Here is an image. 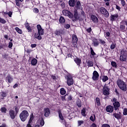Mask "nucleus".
<instances>
[{
  "label": "nucleus",
  "mask_w": 127,
  "mask_h": 127,
  "mask_svg": "<svg viewBox=\"0 0 127 127\" xmlns=\"http://www.w3.org/2000/svg\"><path fill=\"white\" fill-rule=\"evenodd\" d=\"M74 62L77 64V65H80L81 64V59L77 58L74 59Z\"/></svg>",
  "instance_id": "a878e982"
},
{
  "label": "nucleus",
  "mask_w": 127,
  "mask_h": 127,
  "mask_svg": "<svg viewBox=\"0 0 127 127\" xmlns=\"http://www.w3.org/2000/svg\"><path fill=\"white\" fill-rule=\"evenodd\" d=\"M105 37H110V32H107L106 34L105 35Z\"/></svg>",
  "instance_id": "0e129e2a"
},
{
  "label": "nucleus",
  "mask_w": 127,
  "mask_h": 127,
  "mask_svg": "<svg viewBox=\"0 0 127 127\" xmlns=\"http://www.w3.org/2000/svg\"><path fill=\"white\" fill-rule=\"evenodd\" d=\"M9 115L12 120H14L15 119V112L12 109L9 111Z\"/></svg>",
  "instance_id": "f8f14e48"
},
{
  "label": "nucleus",
  "mask_w": 127,
  "mask_h": 127,
  "mask_svg": "<svg viewBox=\"0 0 127 127\" xmlns=\"http://www.w3.org/2000/svg\"><path fill=\"white\" fill-rule=\"evenodd\" d=\"M112 102L113 103L115 110L117 111L120 108V102H118V100L116 98H113Z\"/></svg>",
  "instance_id": "20e7f679"
},
{
  "label": "nucleus",
  "mask_w": 127,
  "mask_h": 127,
  "mask_svg": "<svg viewBox=\"0 0 127 127\" xmlns=\"http://www.w3.org/2000/svg\"><path fill=\"white\" fill-rule=\"evenodd\" d=\"M87 32H89V33H90V32H91L92 31V28H91V27L88 28L87 29Z\"/></svg>",
  "instance_id": "e2e57ef3"
},
{
  "label": "nucleus",
  "mask_w": 127,
  "mask_h": 127,
  "mask_svg": "<svg viewBox=\"0 0 127 127\" xmlns=\"http://www.w3.org/2000/svg\"><path fill=\"white\" fill-rule=\"evenodd\" d=\"M64 26L65 28H66V29H68V28H70V25L69 24H65Z\"/></svg>",
  "instance_id": "5fc2aeb1"
},
{
  "label": "nucleus",
  "mask_w": 127,
  "mask_h": 127,
  "mask_svg": "<svg viewBox=\"0 0 127 127\" xmlns=\"http://www.w3.org/2000/svg\"><path fill=\"white\" fill-rule=\"evenodd\" d=\"M120 60L121 61H126L127 60V54L123 51H121Z\"/></svg>",
  "instance_id": "9b49d317"
},
{
  "label": "nucleus",
  "mask_w": 127,
  "mask_h": 127,
  "mask_svg": "<svg viewBox=\"0 0 127 127\" xmlns=\"http://www.w3.org/2000/svg\"><path fill=\"white\" fill-rule=\"evenodd\" d=\"M29 114L26 110H23L19 115L20 119L22 122H25L28 118Z\"/></svg>",
  "instance_id": "f03ea898"
},
{
  "label": "nucleus",
  "mask_w": 127,
  "mask_h": 127,
  "mask_svg": "<svg viewBox=\"0 0 127 127\" xmlns=\"http://www.w3.org/2000/svg\"><path fill=\"white\" fill-rule=\"evenodd\" d=\"M34 12H35V13H38L39 10L37 8H34L33 10Z\"/></svg>",
  "instance_id": "6e6d98bb"
},
{
  "label": "nucleus",
  "mask_w": 127,
  "mask_h": 127,
  "mask_svg": "<svg viewBox=\"0 0 127 127\" xmlns=\"http://www.w3.org/2000/svg\"><path fill=\"white\" fill-rule=\"evenodd\" d=\"M35 38L38 39V40H41L42 37H41V35L39 33H36L34 35Z\"/></svg>",
  "instance_id": "412c9836"
},
{
  "label": "nucleus",
  "mask_w": 127,
  "mask_h": 127,
  "mask_svg": "<svg viewBox=\"0 0 127 127\" xmlns=\"http://www.w3.org/2000/svg\"><path fill=\"white\" fill-rule=\"evenodd\" d=\"M8 15L9 16V17H11V15H12V12L9 11L8 12Z\"/></svg>",
  "instance_id": "052dcab7"
},
{
  "label": "nucleus",
  "mask_w": 127,
  "mask_h": 127,
  "mask_svg": "<svg viewBox=\"0 0 127 127\" xmlns=\"http://www.w3.org/2000/svg\"><path fill=\"white\" fill-rule=\"evenodd\" d=\"M0 22L2 24H5L6 23V21L4 19L0 17Z\"/></svg>",
  "instance_id": "4c0bfd02"
},
{
  "label": "nucleus",
  "mask_w": 127,
  "mask_h": 127,
  "mask_svg": "<svg viewBox=\"0 0 127 127\" xmlns=\"http://www.w3.org/2000/svg\"><path fill=\"white\" fill-rule=\"evenodd\" d=\"M74 83V80H73V77L71 75H67V84L68 86H72Z\"/></svg>",
  "instance_id": "423d86ee"
},
{
  "label": "nucleus",
  "mask_w": 127,
  "mask_h": 127,
  "mask_svg": "<svg viewBox=\"0 0 127 127\" xmlns=\"http://www.w3.org/2000/svg\"><path fill=\"white\" fill-rule=\"evenodd\" d=\"M31 64L33 66H35V65L37 64V60L36 59H33L31 61Z\"/></svg>",
  "instance_id": "c85d7f7f"
},
{
  "label": "nucleus",
  "mask_w": 127,
  "mask_h": 127,
  "mask_svg": "<svg viewBox=\"0 0 127 127\" xmlns=\"http://www.w3.org/2000/svg\"><path fill=\"white\" fill-rule=\"evenodd\" d=\"M117 84L118 85L119 88H120L121 90H122V91H127V84L124 81L122 80L121 79H118L117 81Z\"/></svg>",
  "instance_id": "f257e3e1"
},
{
  "label": "nucleus",
  "mask_w": 127,
  "mask_h": 127,
  "mask_svg": "<svg viewBox=\"0 0 127 127\" xmlns=\"http://www.w3.org/2000/svg\"><path fill=\"white\" fill-rule=\"evenodd\" d=\"M126 25H127V21H123L120 23V29L123 31H125L126 30Z\"/></svg>",
  "instance_id": "0eeeda50"
},
{
  "label": "nucleus",
  "mask_w": 127,
  "mask_h": 127,
  "mask_svg": "<svg viewBox=\"0 0 127 127\" xmlns=\"http://www.w3.org/2000/svg\"><path fill=\"white\" fill-rule=\"evenodd\" d=\"M92 41H93V46H94L95 47H97V46H99V44L100 43H99V41L97 39H93Z\"/></svg>",
  "instance_id": "6ab92c4d"
},
{
  "label": "nucleus",
  "mask_w": 127,
  "mask_h": 127,
  "mask_svg": "<svg viewBox=\"0 0 127 127\" xmlns=\"http://www.w3.org/2000/svg\"><path fill=\"white\" fill-rule=\"evenodd\" d=\"M111 49H115L116 48V44H112L110 46Z\"/></svg>",
  "instance_id": "3c124183"
},
{
  "label": "nucleus",
  "mask_w": 127,
  "mask_h": 127,
  "mask_svg": "<svg viewBox=\"0 0 127 127\" xmlns=\"http://www.w3.org/2000/svg\"><path fill=\"white\" fill-rule=\"evenodd\" d=\"M99 40L100 43L102 44V45H105V44H106V42H105V41L102 40L101 39H100Z\"/></svg>",
  "instance_id": "49530a36"
},
{
  "label": "nucleus",
  "mask_w": 127,
  "mask_h": 127,
  "mask_svg": "<svg viewBox=\"0 0 127 127\" xmlns=\"http://www.w3.org/2000/svg\"><path fill=\"white\" fill-rule=\"evenodd\" d=\"M90 120L92 122H95V121H96V116H95V115L90 116Z\"/></svg>",
  "instance_id": "c9c22d12"
},
{
  "label": "nucleus",
  "mask_w": 127,
  "mask_h": 127,
  "mask_svg": "<svg viewBox=\"0 0 127 127\" xmlns=\"http://www.w3.org/2000/svg\"><path fill=\"white\" fill-rule=\"evenodd\" d=\"M74 16L75 19H78V17L79 16H78V12L76 10L74 11Z\"/></svg>",
  "instance_id": "ea45409f"
},
{
  "label": "nucleus",
  "mask_w": 127,
  "mask_h": 127,
  "mask_svg": "<svg viewBox=\"0 0 127 127\" xmlns=\"http://www.w3.org/2000/svg\"><path fill=\"white\" fill-rule=\"evenodd\" d=\"M124 116H127V108H124L123 110Z\"/></svg>",
  "instance_id": "a18cd8bd"
},
{
  "label": "nucleus",
  "mask_w": 127,
  "mask_h": 127,
  "mask_svg": "<svg viewBox=\"0 0 127 127\" xmlns=\"http://www.w3.org/2000/svg\"><path fill=\"white\" fill-rule=\"evenodd\" d=\"M6 81H7L8 83H10L13 81V78L10 76V75H8L6 77Z\"/></svg>",
  "instance_id": "aec40b11"
},
{
  "label": "nucleus",
  "mask_w": 127,
  "mask_h": 127,
  "mask_svg": "<svg viewBox=\"0 0 127 127\" xmlns=\"http://www.w3.org/2000/svg\"><path fill=\"white\" fill-rule=\"evenodd\" d=\"M77 19L78 20H79L80 21H82V20H83V19H84V17L82 16H79L78 17H77Z\"/></svg>",
  "instance_id": "09e8293b"
},
{
  "label": "nucleus",
  "mask_w": 127,
  "mask_h": 127,
  "mask_svg": "<svg viewBox=\"0 0 127 127\" xmlns=\"http://www.w3.org/2000/svg\"><path fill=\"white\" fill-rule=\"evenodd\" d=\"M1 96L2 97H6V93L4 92H2Z\"/></svg>",
  "instance_id": "13d9d810"
},
{
  "label": "nucleus",
  "mask_w": 127,
  "mask_h": 127,
  "mask_svg": "<svg viewBox=\"0 0 127 127\" xmlns=\"http://www.w3.org/2000/svg\"><path fill=\"white\" fill-rule=\"evenodd\" d=\"M59 118L62 121H63L64 120V118H63V116H62V113H61V111H59Z\"/></svg>",
  "instance_id": "58836bf2"
},
{
  "label": "nucleus",
  "mask_w": 127,
  "mask_h": 127,
  "mask_svg": "<svg viewBox=\"0 0 127 127\" xmlns=\"http://www.w3.org/2000/svg\"><path fill=\"white\" fill-rule=\"evenodd\" d=\"M92 79L93 81H98L99 80V73L98 71L96 70L93 71Z\"/></svg>",
  "instance_id": "1a4fd4ad"
},
{
  "label": "nucleus",
  "mask_w": 127,
  "mask_h": 127,
  "mask_svg": "<svg viewBox=\"0 0 127 127\" xmlns=\"http://www.w3.org/2000/svg\"><path fill=\"white\" fill-rule=\"evenodd\" d=\"M16 1V4L18 6H20V2H22L23 1V0H15Z\"/></svg>",
  "instance_id": "c756f323"
},
{
  "label": "nucleus",
  "mask_w": 127,
  "mask_h": 127,
  "mask_svg": "<svg viewBox=\"0 0 127 127\" xmlns=\"http://www.w3.org/2000/svg\"><path fill=\"white\" fill-rule=\"evenodd\" d=\"M75 3H76L75 0H69L68 1L69 5L70 6H72V7H74V6H75Z\"/></svg>",
  "instance_id": "4be33fe9"
},
{
  "label": "nucleus",
  "mask_w": 127,
  "mask_h": 127,
  "mask_svg": "<svg viewBox=\"0 0 127 127\" xmlns=\"http://www.w3.org/2000/svg\"><path fill=\"white\" fill-rule=\"evenodd\" d=\"M25 27L27 28L28 32H31L32 29L31 28H30V26H29V24L28 23L25 24Z\"/></svg>",
  "instance_id": "393cba45"
},
{
  "label": "nucleus",
  "mask_w": 127,
  "mask_h": 127,
  "mask_svg": "<svg viewBox=\"0 0 127 127\" xmlns=\"http://www.w3.org/2000/svg\"><path fill=\"white\" fill-rule=\"evenodd\" d=\"M32 123H29V122L28 123V124L26 126V127H32V126H31V124Z\"/></svg>",
  "instance_id": "338daca9"
},
{
  "label": "nucleus",
  "mask_w": 127,
  "mask_h": 127,
  "mask_svg": "<svg viewBox=\"0 0 127 127\" xmlns=\"http://www.w3.org/2000/svg\"><path fill=\"white\" fill-rule=\"evenodd\" d=\"M40 125L41 127H43V126H44V120H43V119H42L40 120Z\"/></svg>",
  "instance_id": "de8ad7c7"
},
{
  "label": "nucleus",
  "mask_w": 127,
  "mask_h": 127,
  "mask_svg": "<svg viewBox=\"0 0 127 127\" xmlns=\"http://www.w3.org/2000/svg\"><path fill=\"white\" fill-rule=\"evenodd\" d=\"M6 108H5V107H2L1 108V113H4V114H6Z\"/></svg>",
  "instance_id": "a19ab883"
},
{
  "label": "nucleus",
  "mask_w": 127,
  "mask_h": 127,
  "mask_svg": "<svg viewBox=\"0 0 127 127\" xmlns=\"http://www.w3.org/2000/svg\"><path fill=\"white\" fill-rule=\"evenodd\" d=\"M100 13L101 14H103L105 17L108 18L110 16V13H109V11L108 10L106 9L105 7H102L99 9Z\"/></svg>",
  "instance_id": "7ed1b4c3"
},
{
  "label": "nucleus",
  "mask_w": 127,
  "mask_h": 127,
  "mask_svg": "<svg viewBox=\"0 0 127 127\" xmlns=\"http://www.w3.org/2000/svg\"><path fill=\"white\" fill-rule=\"evenodd\" d=\"M121 3L123 6H125V5H126V1L124 0H121Z\"/></svg>",
  "instance_id": "864d4df0"
},
{
  "label": "nucleus",
  "mask_w": 127,
  "mask_h": 127,
  "mask_svg": "<svg viewBox=\"0 0 127 127\" xmlns=\"http://www.w3.org/2000/svg\"><path fill=\"white\" fill-rule=\"evenodd\" d=\"M74 6L75 9H80L81 7H82V5L81 4L80 1H76L75 3L74 4Z\"/></svg>",
  "instance_id": "ddd939ff"
},
{
  "label": "nucleus",
  "mask_w": 127,
  "mask_h": 127,
  "mask_svg": "<svg viewBox=\"0 0 127 127\" xmlns=\"http://www.w3.org/2000/svg\"><path fill=\"white\" fill-rule=\"evenodd\" d=\"M61 99H62V101H65V100L66 99V95L62 96Z\"/></svg>",
  "instance_id": "69168bd1"
},
{
  "label": "nucleus",
  "mask_w": 127,
  "mask_h": 127,
  "mask_svg": "<svg viewBox=\"0 0 127 127\" xmlns=\"http://www.w3.org/2000/svg\"><path fill=\"white\" fill-rule=\"evenodd\" d=\"M77 122H78L79 127H80V126H82V125H83V124H84V121H83V120L78 121Z\"/></svg>",
  "instance_id": "c03bdc74"
},
{
  "label": "nucleus",
  "mask_w": 127,
  "mask_h": 127,
  "mask_svg": "<svg viewBox=\"0 0 127 127\" xmlns=\"http://www.w3.org/2000/svg\"><path fill=\"white\" fill-rule=\"evenodd\" d=\"M14 108L15 114L16 115H17V114H18V112H19V108H18V107L16 106H15Z\"/></svg>",
  "instance_id": "79ce46f5"
},
{
  "label": "nucleus",
  "mask_w": 127,
  "mask_h": 127,
  "mask_svg": "<svg viewBox=\"0 0 127 127\" xmlns=\"http://www.w3.org/2000/svg\"><path fill=\"white\" fill-rule=\"evenodd\" d=\"M72 42H78V38H77V36L76 35H72Z\"/></svg>",
  "instance_id": "cd10ccee"
},
{
  "label": "nucleus",
  "mask_w": 127,
  "mask_h": 127,
  "mask_svg": "<svg viewBox=\"0 0 127 127\" xmlns=\"http://www.w3.org/2000/svg\"><path fill=\"white\" fill-rule=\"evenodd\" d=\"M78 42H72V45L73 47H77V44Z\"/></svg>",
  "instance_id": "603ef678"
},
{
  "label": "nucleus",
  "mask_w": 127,
  "mask_h": 127,
  "mask_svg": "<svg viewBox=\"0 0 127 127\" xmlns=\"http://www.w3.org/2000/svg\"><path fill=\"white\" fill-rule=\"evenodd\" d=\"M103 95L105 96H109L110 95V89L108 86H105L103 88Z\"/></svg>",
  "instance_id": "9d476101"
},
{
  "label": "nucleus",
  "mask_w": 127,
  "mask_h": 127,
  "mask_svg": "<svg viewBox=\"0 0 127 127\" xmlns=\"http://www.w3.org/2000/svg\"><path fill=\"white\" fill-rule=\"evenodd\" d=\"M102 127H111L110 126V125L105 124H103L102 126Z\"/></svg>",
  "instance_id": "4d7b16f0"
},
{
  "label": "nucleus",
  "mask_w": 127,
  "mask_h": 127,
  "mask_svg": "<svg viewBox=\"0 0 127 127\" xmlns=\"http://www.w3.org/2000/svg\"><path fill=\"white\" fill-rule=\"evenodd\" d=\"M12 42H10L9 43V45H8V48H11V47H12Z\"/></svg>",
  "instance_id": "bf43d9fd"
},
{
  "label": "nucleus",
  "mask_w": 127,
  "mask_h": 127,
  "mask_svg": "<svg viewBox=\"0 0 127 127\" xmlns=\"http://www.w3.org/2000/svg\"><path fill=\"white\" fill-rule=\"evenodd\" d=\"M111 65L114 68H117V63L116 62H111Z\"/></svg>",
  "instance_id": "37998d69"
},
{
  "label": "nucleus",
  "mask_w": 127,
  "mask_h": 127,
  "mask_svg": "<svg viewBox=\"0 0 127 127\" xmlns=\"http://www.w3.org/2000/svg\"><path fill=\"white\" fill-rule=\"evenodd\" d=\"M15 29L18 33H19V34H22V30H21V29H19L18 27H16Z\"/></svg>",
  "instance_id": "473e14b6"
},
{
  "label": "nucleus",
  "mask_w": 127,
  "mask_h": 127,
  "mask_svg": "<svg viewBox=\"0 0 127 127\" xmlns=\"http://www.w3.org/2000/svg\"><path fill=\"white\" fill-rule=\"evenodd\" d=\"M121 112H119V113H114L113 114V116L116 119H117V120H121V119H122V116L121 115Z\"/></svg>",
  "instance_id": "dca6fc26"
},
{
  "label": "nucleus",
  "mask_w": 127,
  "mask_h": 127,
  "mask_svg": "<svg viewBox=\"0 0 127 127\" xmlns=\"http://www.w3.org/2000/svg\"><path fill=\"white\" fill-rule=\"evenodd\" d=\"M61 94L63 96L65 95V94H66V90H65V89H64V88L61 89Z\"/></svg>",
  "instance_id": "f704fd0d"
},
{
  "label": "nucleus",
  "mask_w": 127,
  "mask_h": 127,
  "mask_svg": "<svg viewBox=\"0 0 127 127\" xmlns=\"http://www.w3.org/2000/svg\"><path fill=\"white\" fill-rule=\"evenodd\" d=\"M102 80L103 82H107V81H108V80H109V77H108L107 76H103Z\"/></svg>",
  "instance_id": "2f4dec72"
},
{
  "label": "nucleus",
  "mask_w": 127,
  "mask_h": 127,
  "mask_svg": "<svg viewBox=\"0 0 127 127\" xmlns=\"http://www.w3.org/2000/svg\"><path fill=\"white\" fill-rule=\"evenodd\" d=\"M106 111L107 113H113L114 111V107L111 105L108 106L106 107Z\"/></svg>",
  "instance_id": "2eb2a0df"
},
{
  "label": "nucleus",
  "mask_w": 127,
  "mask_h": 127,
  "mask_svg": "<svg viewBox=\"0 0 127 127\" xmlns=\"http://www.w3.org/2000/svg\"><path fill=\"white\" fill-rule=\"evenodd\" d=\"M65 18H64V17L61 16L59 19V22L61 24H63L64 23H65Z\"/></svg>",
  "instance_id": "5701e85b"
},
{
  "label": "nucleus",
  "mask_w": 127,
  "mask_h": 127,
  "mask_svg": "<svg viewBox=\"0 0 127 127\" xmlns=\"http://www.w3.org/2000/svg\"><path fill=\"white\" fill-rule=\"evenodd\" d=\"M77 106L78 108H81V107H82V103H81V102L78 101L77 102Z\"/></svg>",
  "instance_id": "8fccbe9b"
},
{
  "label": "nucleus",
  "mask_w": 127,
  "mask_h": 127,
  "mask_svg": "<svg viewBox=\"0 0 127 127\" xmlns=\"http://www.w3.org/2000/svg\"><path fill=\"white\" fill-rule=\"evenodd\" d=\"M91 127H97V125L96 124H95V123H93L91 126Z\"/></svg>",
  "instance_id": "774afa93"
},
{
  "label": "nucleus",
  "mask_w": 127,
  "mask_h": 127,
  "mask_svg": "<svg viewBox=\"0 0 127 127\" xmlns=\"http://www.w3.org/2000/svg\"><path fill=\"white\" fill-rule=\"evenodd\" d=\"M44 114L45 117H49V115H50V109H49L48 108H44Z\"/></svg>",
  "instance_id": "4468645a"
},
{
  "label": "nucleus",
  "mask_w": 127,
  "mask_h": 127,
  "mask_svg": "<svg viewBox=\"0 0 127 127\" xmlns=\"http://www.w3.org/2000/svg\"><path fill=\"white\" fill-rule=\"evenodd\" d=\"M34 119V117L33 116V113H32L31 115H30V119L28 123H29V124H32V121H33Z\"/></svg>",
  "instance_id": "b1692460"
},
{
  "label": "nucleus",
  "mask_w": 127,
  "mask_h": 127,
  "mask_svg": "<svg viewBox=\"0 0 127 127\" xmlns=\"http://www.w3.org/2000/svg\"><path fill=\"white\" fill-rule=\"evenodd\" d=\"M118 17H119V15H118V14L112 15L111 16V20L112 21H115V20H117V18H118Z\"/></svg>",
  "instance_id": "a211bd4d"
},
{
  "label": "nucleus",
  "mask_w": 127,
  "mask_h": 127,
  "mask_svg": "<svg viewBox=\"0 0 127 127\" xmlns=\"http://www.w3.org/2000/svg\"><path fill=\"white\" fill-rule=\"evenodd\" d=\"M87 64L88 67H92L93 65H94V63L91 61H88L87 62Z\"/></svg>",
  "instance_id": "72a5a7b5"
},
{
  "label": "nucleus",
  "mask_w": 127,
  "mask_h": 127,
  "mask_svg": "<svg viewBox=\"0 0 127 127\" xmlns=\"http://www.w3.org/2000/svg\"><path fill=\"white\" fill-rule=\"evenodd\" d=\"M36 46H37V45L36 44L31 45V47H32V48H35Z\"/></svg>",
  "instance_id": "680f3d73"
},
{
  "label": "nucleus",
  "mask_w": 127,
  "mask_h": 127,
  "mask_svg": "<svg viewBox=\"0 0 127 127\" xmlns=\"http://www.w3.org/2000/svg\"><path fill=\"white\" fill-rule=\"evenodd\" d=\"M81 115L83 117H86V109H85V108H83L81 110Z\"/></svg>",
  "instance_id": "e433bc0d"
},
{
  "label": "nucleus",
  "mask_w": 127,
  "mask_h": 127,
  "mask_svg": "<svg viewBox=\"0 0 127 127\" xmlns=\"http://www.w3.org/2000/svg\"><path fill=\"white\" fill-rule=\"evenodd\" d=\"M91 20H92L93 22L94 23H98L99 20L98 19V17L95 15L91 16Z\"/></svg>",
  "instance_id": "f3484780"
},
{
  "label": "nucleus",
  "mask_w": 127,
  "mask_h": 127,
  "mask_svg": "<svg viewBox=\"0 0 127 127\" xmlns=\"http://www.w3.org/2000/svg\"><path fill=\"white\" fill-rule=\"evenodd\" d=\"M62 13L64 15H65V16H68L69 18H73V17L74 16V15L68 10H63L62 11Z\"/></svg>",
  "instance_id": "39448f33"
},
{
  "label": "nucleus",
  "mask_w": 127,
  "mask_h": 127,
  "mask_svg": "<svg viewBox=\"0 0 127 127\" xmlns=\"http://www.w3.org/2000/svg\"><path fill=\"white\" fill-rule=\"evenodd\" d=\"M90 53H91V55L92 56H95L96 55V53L95 52H94V50H93V48L92 47H90Z\"/></svg>",
  "instance_id": "7c9ffc66"
},
{
  "label": "nucleus",
  "mask_w": 127,
  "mask_h": 127,
  "mask_svg": "<svg viewBox=\"0 0 127 127\" xmlns=\"http://www.w3.org/2000/svg\"><path fill=\"white\" fill-rule=\"evenodd\" d=\"M37 28L38 30V33L41 35H43V34H44V29L41 27V25L40 24L37 25Z\"/></svg>",
  "instance_id": "6e6552de"
},
{
  "label": "nucleus",
  "mask_w": 127,
  "mask_h": 127,
  "mask_svg": "<svg viewBox=\"0 0 127 127\" xmlns=\"http://www.w3.org/2000/svg\"><path fill=\"white\" fill-rule=\"evenodd\" d=\"M95 104L98 106H101V101L98 97H97L95 99Z\"/></svg>",
  "instance_id": "bb28decb"
}]
</instances>
